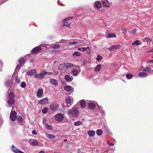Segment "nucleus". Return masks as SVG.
Wrapping results in <instances>:
<instances>
[{"instance_id":"1","label":"nucleus","mask_w":153,"mask_h":153,"mask_svg":"<svg viewBox=\"0 0 153 153\" xmlns=\"http://www.w3.org/2000/svg\"><path fill=\"white\" fill-rule=\"evenodd\" d=\"M101 3L99 1H97L95 2L94 6L97 8L96 9L100 11H102V6L109 7L110 5V3L107 1V0H102Z\"/></svg>"},{"instance_id":"2","label":"nucleus","mask_w":153,"mask_h":153,"mask_svg":"<svg viewBox=\"0 0 153 153\" xmlns=\"http://www.w3.org/2000/svg\"><path fill=\"white\" fill-rule=\"evenodd\" d=\"M68 114H72L74 117H77L78 114V111L75 106L71 109H68Z\"/></svg>"},{"instance_id":"3","label":"nucleus","mask_w":153,"mask_h":153,"mask_svg":"<svg viewBox=\"0 0 153 153\" xmlns=\"http://www.w3.org/2000/svg\"><path fill=\"white\" fill-rule=\"evenodd\" d=\"M29 142L30 145L33 146H41L42 145V143L39 142L36 140L33 139H30Z\"/></svg>"},{"instance_id":"4","label":"nucleus","mask_w":153,"mask_h":153,"mask_svg":"<svg viewBox=\"0 0 153 153\" xmlns=\"http://www.w3.org/2000/svg\"><path fill=\"white\" fill-rule=\"evenodd\" d=\"M73 17H70L66 18L64 20V25L67 27H70V25L71 23V20L72 19Z\"/></svg>"},{"instance_id":"5","label":"nucleus","mask_w":153,"mask_h":153,"mask_svg":"<svg viewBox=\"0 0 153 153\" xmlns=\"http://www.w3.org/2000/svg\"><path fill=\"white\" fill-rule=\"evenodd\" d=\"M10 117L12 121H14L17 118L16 112L14 111H11L10 114Z\"/></svg>"},{"instance_id":"6","label":"nucleus","mask_w":153,"mask_h":153,"mask_svg":"<svg viewBox=\"0 0 153 153\" xmlns=\"http://www.w3.org/2000/svg\"><path fill=\"white\" fill-rule=\"evenodd\" d=\"M42 48L39 46H38L34 48L31 51V52L34 54H36L38 53L42 52Z\"/></svg>"},{"instance_id":"7","label":"nucleus","mask_w":153,"mask_h":153,"mask_svg":"<svg viewBox=\"0 0 153 153\" xmlns=\"http://www.w3.org/2000/svg\"><path fill=\"white\" fill-rule=\"evenodd\" d=\"M36 95L38 98H42L44 97L43 90L42 88L39 89L36 93Z\"/></svg>"},{"instance_id":"8","label":"nucleus","mask_w":153,"mask_h":153,"mask_svg":"<svg viewBox=\"0 0 153 153\" xmlns=\"http://www.w3.org/2000/svg\"><path fill=\"white\" fill-rule=\"evenodd\" d=\"M64 118V116L61 113H59L55 116V119L56 121L60 122L63 120Z\"/></svg>"},{"instance_id":"9","label":"nucleus","mask_w":153,"mask_h":153,"mask_svg":"<svg viewBox=\"0 0 153 153\" xmlns=\"http://www.w3.org/2000/svg\"><path fill=\"white\" fill-rule=\"evenodd\" d=\"M121 47L120 45H115L111 46L108 48V49L110 51H113L116 49H119Z\"/></svg>"},{"instance_id":"10","label":"nucleus","mask_w":153,"mask_h":153,"mask_svg":"<svg viewBox=\"0 0 153 153\" xmlns=\"http://www.w3.org/2000/svg\"><path fill=\"white\" fill-rule=\"evenodd\" d=\"M49 108L51 111H55L58 109V105L55 103H52L50 105Z\"/></svg>"},{"instance_id":"11","label":"nucleus","mask_w":153,"mask_h":153,"mask_svg":"<svg viewBox=\"0 0 153 153\" xmlns=\"http://www.w3.org/2000/svg\"><path fill=\"white\" fill-rule=\"evenodd\" d=\"M48 99L47 98H45L39 100L38 103L39 104L42 105L46 104L48 103Z\"/></svg>"},{"instance_id":"12","label":"nucleus","mask_w":153,"mask_h":153,"mask_svg":"<svg viewBox=\"0 0 153 153\" xmlns=\"http://www.w3.org/2000/svg\"><path fill=\"white\" fill-rule=\"evenodd\" d=\"M36 72L35 69H31L28 71L27 73V74L29 76H32Z\"/></svg>"},{"instance_id":"13","label":"nucleus","mask_w":153,"mask_h":153,"mask_svg":"<svg viewBox=\"0 0 153 153\" xmlns=\"http://www.w3.org/2000/svg\"><path fill=\"white\" fill-rule=\"evenodd\" d=\"M151 69H152L151 68L149 67H147L144 68V67L143 66L139 70H143V71L145 72H149L151 70Z\"/></svg>"},{"instance_id":"14","label":"nucleus","mask_w":153,"mask_h":153,"mask_svg":"<svg viewBox=\"0 0 153 153\" xmlns=\"http://www.w3.org/2000/svg\"><path fill=\"white\" fill-rule=\"evenodd\" d=\"M64 79L65 81H67L71 82L72 80V77L71 76L66 75L65 76Z\"/></svg>"},{"instance_id":"15","label":"nucleus","mask_w":153,"mask_h":153,"mask_svg":"<svg viewBox=\"0 0 153 153\" xmlns=\"http://www.w3.org/2000/svg\"><path fill=\"white\" fill-rule=\"evenodd\" d=\"M64 66L65 68H68L74 66V65L72 63L67 62L64 64Z\"/></svg>"},{"instance_id":"16","label":"nucleus","mask_w":153,"mask_h":153,"mask_svg":"<svg viewBox=\"0 0 153 153\" xmlns=\"http://www.w3.org/2000/svg\"><path fill=\"white\" fill-rule=\"evenodd\" d=\"M50 82L51 83L55 86H57L58 84L57 81L55 79H51Z\"/></svg>"},{"instance_id":"17","label":"nucleus","mask_w":153,"mask_h":153,"mask_svg":"<svg viewBox=\"0 0 153 153\" xmlns=\"http://www.w3.org/2000/svg\"><path fill=\"white\" fill-rule=\"evenodd\" d=\"M105 36L107 38H111L112 37H116V35L114 33H108Z\"/></svg>"},{"instance_id":"18","label":"nucleus","mask_w":153,"mask_h":153,"mask_svg":"<svg viewBox=\"0 0 153 153\" xmlns=\"http://www.w3.org/2000/svg\"><path fill=\"white\" fill-rule=\"evenodd\" d=\"M64 88L65 90L68 91H71L73 89V88L70 85L65 86Z\"/></svg>"},{"instance_id":"19","label":"nucleus","mask_w":153,"mask_h":153,"mask_svg":"<svg viewBox=\"0 0 153 153\" xmlns=\"http://www.w3.org/2000/svg\"><path fill=\"white\" fill-rule=\"evenodd\" d=\"M101 68V65L100 64H98L94 68V71L95 72H99Z\"/></svg>"},{"instance_id":"20","label":"nucleus","mask_w":153,"mask_h":153,"mask_svg":"<svg viewBox=\"0 0 153 153\" xmlns=\"http://www.w3.org/2000/svg\"><path fill=\"white\" fill-rule=\"evenodd\" d=\"M46 137L49 139H52L55 138V136L51 134H46Z\"/></svg>"},{"instance_id":"21","label":"nucleus","mask_w":153,"mask_h":153,"mask_svg":"<svg viewBox=\"0 0 153 153\" xmlns=\"http://www.w3.org/2000/svg\"><path fill=\"white\" fill-rule=\"evenodd\" d=\"M13 151L15 153H24L22 151L18 149L16 147L13 149Z\"/></svg>"},{"instance_id":"22","label":"nucleus","mask_w":153,"mask_h":153,"mask_svg":"<svg viewBox=\"0 0 153 153\" xmlns=\"http://www.w3.org/2000/svg\"><path fill=\"white\" fill-rule=\"evenodd\" d=\"M96 107V105L93 103H89L88 105V108L91 109H94Z\"/></svg>"},{"instance_id":"23","label":"nucleus","mask_w":153,"mask_h":153,"mask_svg":"<svg viewBox=\"0 0 153 153\" xmlns=\"http://www.w3.org/2000/svg\"><path fill=\"white\" fill-rule=\"evenodd\" d=\"M139 76L140 77H145L147 76V74L144 72H141L139 74Z\"/></svg>"},{"instance_id":"24","label":"nucleus","mask_w":153,"mask_h":153,"mask_svg":"<svg viewBox=\"0 0 153 153\" xmlns=\"http://www.w3.org/2000/svg\"><path fill=\"white\" fill-rule=\"evenodd\" d=\"M71 72V74L74 76H77L78 73L77 70L75 69H73Z\"/></svg>"},{"instance_id":"25","label":"nucleus","mask_w":153,"mask_h":153,"mask_svg":"<svg viewBox=\"0 0 153 153\" xmlns=\"http://www.w3.org/2000/svg\"><path fill=\"white\" fill-rule=\"evenodd\" d=\"M45 72H42L40 73L39 74V79H42L45 77Z\"/></svg>"},{"instance_id":"26","label":"nucleus","mask_w":153,"mask_h":153,"mask_svg":"<svg viewBox=\"0 0 153 153\" xmlns=\"http://www.w3.org/2000/svg\"><path fill=\"white\" fill-rule=\"evenodd\" d=\"M15 97V94L14 93L13 91H11L9 94L8 97L9 98L14 99Z\"/></svg>"},{"instance_id":"27","label":"nucleus","mask_w":153,"mask_h":153,"mask_svg":"<svg viewBox=\"0 0 153 153\" xmlns=\"http://www.w3.org/2000/svg\"><path fill=\"white\" fill-rule=\"evenodd\" d=\"M15 102V100L14 99L9 98L8 101V103L9 104L12 105Z\"/></svg>"},{"instance_id":"28","label":"nucleus","mask_w":153,"mask_h":153,"mask_svg":"<svg viewBox=\"0 0 153 153\" xmlns=\"http://www.w3.org/2000/svg\"><path fill=\"white\" fill-rule=\"evenodd\" d=\"M18 62L21 64H24L26 62L25 59H24V58H21L18 60Z\"/></svg>"},{"instance_id":"29","label":"nucleus","mask_w":153,"mask_h":153,"mask_svg":"<svg viewBox=\"0 0 153 153\" xmlns=\"http://www.w3.org/2000/svg\"><path fill=\"white\" fill-rule=\"evenodd\" d=\"M95 134V132L93 130H91L88 131V134L89 136L91 137L93 136Z\"/></svg>"},{"instance_id":"30","label":"nucleus","mask_w":153,"mask_h":153,"mask_svg":"<svg viewBox=\"0 0 153 153\" xmlns=\"http://www.w3.org/2000/svg\"><path fill=\"white\" fill-rule=\"evenodd\" d=\"M17 120L18 121V123L19 124L20 123H22L23 121V119L22 118L21 116H18L16 118Z\"/></svg>"},{"instance_id":"31","label":"nucleus","mask_w":153,"mask_h":153,"mask_svg":"<svg viewBox=\"0 0 153 153\" xmlns=\"http://www.w3.org/2000/svg\"><path fill=\"white\" fill-rule=\"evenodd\" d=\"M140 42H139V40H136L135 41H134L133 43H132V45H140Z\"/></svg>"},{"instance_id":"32","label":"nucleus","mask_w":153,"mask_h":153,"mask_svg":"<svg viewBox=\"0 0 153 153\" xmlns=\"http://www.w3.org/2000/svg\"><path fill=\"white\" fill-rule=\"evenodd\" d=\"M65 102L67 104H70L71 102V99L70 97H67L65 99Z\"/></svg>"},{"instance_id":"33","label":"nucleus","mask_w":153,"mask_h":153,"mask_svg":"<svg viewBox=\"0 0 153 153\" xmlns=\"http://www.w3.org/2000/svg\"><path fill=\"white\" fill-rule=\"evenodd\" d=\"M80 105L82 108L85 107L86 105V103L83 100H81L80 102Z\"/></svg>"},{"instance_id":"34","label":"nucleus","mask_w":153,"mask_h":153,"mask_svg":"<svg viewBox=\"0 0 153 153\" xmlns=\"http://www.w3.org/2000/svg\"><path fill=\"white\" fill-rule=\"evenodd\" d=\"M48 108L47 107L44 108L42 110V112L43 114H46L48 111Z\"/></svg>"},{"instance_id":"35","label":"nucleus","mask_w":153,"mask_h":153,"mask_svg":"<svg viewBox=\"0 0 153 153\" xmlns=\"http://www.w3.org/2000/svg\"><path fill=\"white\" fill-rule=\"evenodd\" d=\"M96 133L98 135H100L102 134V131L101 130L98 129L96 131Z\"/></svg>"},{"instance_id":"36","label":"nucleus","mask_w":153,"mask_h":153,"mask_svg":"<svg viewBox=\"0 0 153 153\" xmlns=\"http://www.w3.org/2000/svg\"><path fill=\"white\" fill-rule=\"evenodd\" d=\"M45 128L47 129L51 130L53 128V126L51 125H45Z\"/></svg>"},{"instance_id":"37","label":"nucleus","mask_w":153,"mask_h":153,"mask_svg":"<svg viewBox=\"0 0 153 153\" xmlns=\"http://www.w3.org/2000/svg\"><path fill=\"white\" fill-rule=\"evenodd\" d=\"M102 58V57L98 54L97 55V57L96 58V60L98 62H100Z\"/></svg>"},{"instance_id":"38","label":"nucleus","mask_w":153,"mask_h":153,"mask_svg":"<svg viewBox=\"0 0 153 153\" xmlns=\"http://www.w3.org/2000/svg\"><path fill=\"white\" fill-rule=\"evenodd\" d=\"M60 46L59 45L56 44L52 46V48L54 49H57L60 48Z\"/></svg>"},{"instance_id":"39","label":"nucleus","mask_w":153,"mask_h":153,"mask_svg":"<svg viewBox=\"0 0 153 153\" xmlns=\"http://www.w3.org/2000/svg\"><path fill=\"white\" fill-rule=\"evenodd\" d=\"M26 84L24 82H22L21 84V86L22 88H25L26 87Z\"/></svg>"},{"instance_id":"40","label":"nucleus","mask_w":153,"mask_h":153,"mask_svg":"<svg viewBox=\"0 0 153 153\" xmlns=\"http://www.w3.org/2000/svg\"><path fill=\"white\" fill-rule=\"evenodd\" d=\"M126 76L127 79H130L132 78V75L130 74H128L126 75Z\"/></svg>"},{"instance_id":"41","label":"nucleus","mask_w":153,"mask_h":153,"mask_svg":"<svg viewBox=\"0 0 153 153\" xmlns=\"http://www.w3.org/2000/svg\"><path fill=\"white\" fill-rule=\"evenodd\" d=\"M73 55H75L76 56H78L80 55V53L77 51L74 52L73 54Z\"/></svg>"},{"instance_id":"42","label":"nucleus","mask_w":153,"mask_h":153,"mask_svg":"<svg viewBox=\"0 0 153 153\" xmlns=\"http://www.w3.org/2000/svg\"><path fill=\"white\" fill-rule=\"evenodd\" d=\"M122 30L123 32V33H125L126 32L127 29L124 28H123L122 29Z\"/></svg>"},{"instance_id":"43","label":"nucleus","mask_w":153,"mask_h":153,"mask_svg":"<svg viewBox=\"0 0 153 153\" xmlns=\"http://www.w3.org/2000/svg\"><path fill=\"white\" fill-rule=\"evenodd\" d=\"M21 66V64L19 63V64H18L17 66H16V68L17 69L19 70V69Z\"/></svg>"},{"instance_id":"44","label":"nucleus","mask_w":153,"mask_h":153,"mask_svg":"<svg viewBox=\"0 0 153 153\" xmlns=\"http://www.w3.org/2000/svg\"><path fill=\"white\" fill-rule=\"evenodd\" d=\"M137 32V30L135 29H133L131 31V33L132 34H134Z\"/></svg>"},{"instance_id":"45","label":"nucleus","mask_w":153,"mask_h":153,"mask_svg":"<svg viewBox=\"0 0 153 153\" xmlns=\"http://www.w3.org/2000/svg\"><path fill=\"white\" fill-rule=\"evenodd\" d=\"M82 123L80 121H77L74 123V124H82Z\"/></svg>"},{"instance_id":"46","label":"nucleus","mask_w":153,"mask_h":153,"mask_svg":"<svg viewBox=\"0 0 153 153\" xmlns=\"http://www.w3.org/2000/svg\"><path fill=\"white\" fill-rule=\"evenodd\" d=\"M88 48H89V47H87V48H85L84 47H82L81 51L82 52H84L86 51V50Z\"/></svg>"},{"instance_id":"47","label":"nucleus","mask_w":153,"mask_h":153,"mask_svg":"<svg viewBox=\"0 0 153 153\" xmlns=\"http://www.w3.org/2000/svg\"><path fill=\"white\" fill-rule=\"evenodd\" d=\"M45 75L47 74L50 75L52 74V72H44Z\"/></svg>"},{"instance_id":"48","label":"nucleus","mask_w":153,"mask_h":153,"mask_svg":"<svg viewBox=\"0 0 153 153\" xmlns=\"http://www.w3.org/2000/svg\"><path fill=\"white\" fill-rule=\"evenodd\" d=\"M39 74H36L34 75V77L35 78H37L39 79Z\"/></svg>"},{"instance_id":"49","label":"nucleus","mask_w":153,"mask_h":153,"mask_svg":"<svg viewBox=\"0 0 153 153\" xmlns=\"http://www.w3.org/2000/svg\"><path fill=\"white\" fill-rule=\"evenodd\" d=\"M108 144L111 146H113L114 145L113 143H111L109 141H108Z\"/></svg>"},{"instance_id":"50","label":"nucleus","mask_w":153,"mask_h":153,"mask_svg":"<svg viewBox=\"0 0 153 153\" xmlns=\"http://www.w3.org/2000/svg\"><path fill=\"white\" fill-rule=\"evenodd\" d=\"M32 133L34 135H36L37 134V133L35 130H33L32 131Z\"/></svg>"},{"instance_id":"51","label":"nucleus","mask_w":153,"mask_h":153,"mask_svg":"<svg viewBox=\"0 0 153 153\" xmlns=\"http://www.w3.org/2000/svg\"><path fill=\"white\" fill-rule=\"evenodd\" d=\"M77 42L75 41L72 42H71L72 44L74 45H76L77 44Z\"/></svg>"},{"instance_id":"52","label":"nucleus","mask_w":153,"mask_h":153,"mask_svg":"<svg viewBox=\"0 0 153 153\" xmlns=\"http://www.w3.org/2000/svg\"><path fill=\"white\" fill-rule=\"evenodd\" d=\"M146 40L147 42L150 41H151L150 39L149 38H146Z\"/></svg>"},{"instance_id":"53","label":"nucleus","mask_w":153,"mask_h":153,"mask_svg":"<svg viewBox=\"0 0 153 153\" xmlns=\"http://www.w3.org/2000/svg\"><path fill=\"white\" fill-rule=\"evenodd\" d=\"M46 121V120L45 119H43V123L44 124H46L45 122Z\"/></svg>"},{"instance_id":"54","label":"nucleus","mask_w":153,"mask_h":153,"mask_svg":"<svg viewBox=\"0 0 153 153\" xmlns=\"http://www.w3.org/2000/svg\"><path fill=\"white\" fill-rule=\"evenodd\" d=\"M149 62L150 63H153V60H151L149 61Z\"/></svg>"},{"instance_id":"55","label":"nucleus","mask_w":153,"mask_h":153,"mask_svg":"<svg viewBox=\"0 0 153 153\" xmlns=\"http://www.w3.org/2000/svg\"><path fill=\"white\" fill-rule=\"evenodd\" d=\"M78 50H79V51H81V50H82V48H78Z\"/></svg>"},{"instance_id":"56","label":"nucleus","mask_w":153,"mask_h":153,"mask_svg":"<svg viewBox=\"0 0 153 153\" xmlns=\"http://www.w3.org/2000/svg\"><path fill=\"white\" fill-rule=\"evenodd\" d=\"M39 153H45V152L43 151H41Z\"/></svg>"},{"instance_id":"57","label":"nucleus","mask_w":153,"mask_h":153,"mask_svg":"<svg viewBox=\"0 0 153 153\" xmlns=\"http://www.w3.org/2000/svg\"><path fill=\"white\" fill-rule=\"evenodd\" d=\"M56 62V61L55 60V61H54V62H53V63L54 64H55Z\"/></svg>"},{"instance_id":"58","label":"nucleus","mask_w":153,"mask_h":153,"mask_svg":"<svg viewBox=\"0 0 153 153\" xmlns=\"http://www.w3.org/2000/svg\"><path fill=\"white\" fill-rule=\"evenodd\" d=\"M12 146V148H13H13H14L15 147L14 146V145H13Z\"/></svg>"},{"instance_id":"59","label":"nucleus","mask_w":153,"mask_h":153,"mask_svg":"<svg viewBox=\"0 0 153 153\" xmlns=\"http://www.w3.org/2000/svg\"><path fill=\"white\" fill-rule=\"evenodd\" d=\"M67 141V139H65L64 140V142H66Z\"/></svg>"},{"instance_id":"60","label":"nucleus","mask_w":153,"mask_h":153,"mask_svg":"<svg viewBox=\"0 0 153 153\" xmlns=\"http://www.w3.org/2000/svg\"><path fill=\"white\" fill-rule=\"evenodd\" d=\"M108 151H106L105 152H107V153H108Z\"/></svg>"},{"instance_id":"61","label":"nucleus","mask_w":153,"mask_h":153,"mask_svg":"<svg viewBox=\"0 0 153 153\" xmlns=\"http://www.w3.org/2000/svg\"><path fill=\"white\" fill-rule=\"evenodd\" d=\"M54 153H61L60 152H55Z\"/></svg>"},{"instance_id":"62","label":"nucleus","mask_w":153,"mask_h":153,"mask_svg":"<svg viewBox=\"0 0 153 153\" xmlns=\"http://www.w3.org/2000/svg\"><path fill=\"white\" fill-rule=\"evenodd\" d=\"M90 53V51L89 52H88L89 53Z\"/></svg>"}]
</instances>
